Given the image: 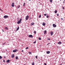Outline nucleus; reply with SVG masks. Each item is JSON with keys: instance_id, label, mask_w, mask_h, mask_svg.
<instances>
[{"instance_id": "f704fd0d", "label": "nucleus", "mask_w": 65, "mask_h": 65, "mask_svg": "<svg viewBox=\"0 0 65 65\" xmlns=\"http://www.w3.org/2000/svg\"><path fill=\"white\" fill-rule=\"evenodd\" d=\"M3 61L4 62H5V60H3Z\"/></svg>"}, {"instance_id": "72a5a7b5", "label": "nucleus", "mask_w": 65, "mask_h": 65, "mask_svg": "<svg viewBox=\"0 0 65 65\" xmlns=\"http://www.w3.org/2000/svg\"><path fill=\"white\" fill-rule=\"evenodd\" d=\"M20 6L19 5L18 7V8H20Z\"/></svg>"}, {"instance_id": "b1692460", "label": "nucleus", "mask_w": 65, "mask_h": 65, "mask_svg": "<svg viewBox=\"0 0 65 65\" xmlns=\"http://www.w3.org/2000/svg\"><path fill=\"white\" fill-rule=\"evenodd\" d=\"M2 59V57L1 56H0V59Z\"/></svg>"}, {"instance_id": "5fc2aeb1", "label": "nucleus", "mask_w": 65, "mask_h": 65, "mask_svg": "<svg viewBox=\"0 0 65 65\" xmlns=\"http://www.w3.org/2000/svg\"><path fill=\"white\" fill-rule=\"evenodd\" d=\"M3 31V32H4V31Z\"/></svg>"}, {"instance_id": "c9c22d12", "label": "nucleus", "mask_w": 65, "mask_h": 65, "mask_svg": "<svg viewBox=\"0 0 65 65\" xmlns=\"http://www.w3.org/2000/svg\"><path fill=\"white\" fill-rule=\"evenodd\" d=\"M36 41H35L34 42V43H36Z\"/></svg>"}, {"instance_id": "9b49d317", "label": "nucleus", "mask_w": 65, "mask_h": 65, "mask_svg": "<svg viewBox=\"0 0 65 65\" xmlns=\"http://www.w3.org/2000/svg\"><path fill=\"white\" fill-rule=\"evenodd\" d=\"M42 25L43 26H44L45 25V23L43 22L42 23Z\"/></svg>"}, {"instance_id": "f257e3e1", "label": "nucleus", "mask_w": 65, "mask_h": 65, "mask_svg": "<svg viewBox=\"0 0 65 65\" xmlns=\"http://www.w3.org/2000/svg\"><path fill=\"white\" fill-rule=\"evenodd\" d=\"M21 21H22V19H20V20L18 21L17 22V23L18 24H20L21 23Z\"/></svg>"}, {"instance_id": "473e14b6", "label": "nucleus", "mask_w": 65, "mask_h": 65, "mask_svg": "<svg viewBox=\"0 0 65 65\" xmlns=\"http://www.w3.org/2000/svg\"><path fill=\"white\" fill-rule=\"evenodd\" d=\"M44 15L45 16H46V14H44Z\"/></svg>"}, {"instance_id": "c756f323", "label": "nucleus", "mask_w": 65, "mask_h": 65, "mask_svg": "<svg viewBox=\"0 0 65 65\" xmlns=\"http://www.w3.org/2000/svg\"><path fill=\"white\" fill-rule=\"evenodd\" d=\"M36 59H37V56H36Z\"/></svg>"}, {"instance_id": "c85d7f7f", "label": "nucleus", "mask_w": 65, "mask_h": 65, "mask_svg": "<svg viewBox=\"0 0 65 65\" xmlns=\"http://www.w3.org/2000/svg\"><path fill=\"white\" fill-rule=\"evenodd\" d=\"M25 4H26L25 3H24V4H23V6H24L25 5Z\"/></svg>"}, {"instance_id": "4c0bfd02", "label": "nucleus", "mask_w": 65, "mask_h": 65, "mask_svg": "<svg viewBox=\"0 0 65 65\" xmlns=\"http://www.w3.org/2000/svg\"><path fill=\"white\" fill-rule=\"evenodd\" d=\"M61 20H63V18H61Z\"/></svg>"}, {"instance_id": "c03bdc74", "label": "nucleus", "mask_w": 65, "mask_h": 65, "mask_svg": "<svg viewBox=\"0 0 65 65\" xmlns=\"http://www.w3.org/2000/svg\"><path fill=\"white\" fill-rule=\"evenodd\" d=\"M1 10L2 11H3L2 10V9H1Z\"/></svg>"}, {"instance_id": "79ce46f5", "label": "nucleus", "mask_w": 65, "mask_h": 65, "mask_svg": "<svg viewBox=\"0 0 65 65\" xmlns=\"http://www.w3.org/2000/svg\"><path fill=\"white\" fill-rule=\"evenodd\" d=\"M50 44V43H49L47 44V45H48V44Z\"/></svg>"}, {"instance_id": "603ef678", "label": "nucleus", "mask_w": 65, "mask_h": 65, "mask_svg": "<svg viewBox=\"0 0 65 65\" xmlns=\"http://www.w3.org/2000/svg\"><path fill=\"white\" fill-rule=\"evenodd\" d=\"M64 0V1H65V0Z\"/></svg>"}, {"instance_id": "0eeeda50", "label": "nucleus", "mask_w": 65, "mask_h": 65, "mask_svg": "<svg viewBox=\"0 0 65 65\" xmlns=\"http://www.w3.org/2000/svg\"><path fill=\"white\" fill-rule=\"evenodd\" d=\"M30 38V37H33V36L32 35H29L28 36Z\"/></svg>"}, {"instance_id": "6e6552de", "label": "nucleus", "mask_w": 65, "mask_h": 65, "mask_svg": "<svg viewBox=\"0 0 65 65\" xmlns=\"http://www.w3.org/2000/svg\"><path fill=\"white\" fill-rule=\"evenodd\" d=\"M51 36H52V35H53L54 32H53L51 31Z\"/></svg>"}, {"instance_id": "7c9ffc66", "label": "nucleus", "mask_w": 65, "mask_h": 65, "mask_svg": "<svg viewBox=\"0 0 65 65\" xmlns=\"http://www.w3.org/2000/svg\"><path fill=\"white\" fill-rule=\"evenodd\" d=\"M48 40H51V39H50V38H48Z\"/></svg>"}, {"instance_id": "dca6fc26", "label": "nucleus", "mask_w": 65, "mask_h": 65, "mask_svg": "<svg viewBox=\"0 0 65 65\" xmlns=\"http://www.w3.org/2000/svg\"><path fill=\"white\" fill-rule=\"evenodd\" d=\"M46 32H47L46 31V30H45V31H44V34H45L46 33Z\"/></svg>"}, {"instance_id": "9d476101", "label": "nucleus", "mask_w": 65, "mask_h": 65, "mask_svg": "<svg viewBox=\"0 0 65 65\" xmlns=\"http://www.w3.org/2000/svg\"><path fill=\"white\" fill-rule=\"evenodd\" d=\"M46 53L47 54H50V51H47L46 52Z\"/></svg>"}, {"instance_id": "393cba45", "label": "nucleus", "mask_w": 65, "mask_h": 65, "mask_svg": "<svg viewBox=\"0 0 65 65\" xmlns=\"http://www.w3.org/2000/svg\"><path fill=\"white\" fill-rule=\"evenodd\" d=\"M17 21H19V18H17Z\"/></svg>"}, {"instance_id": "2f4dec72", "label": "nucleus", "mask_w": 65, "mask_h": 65, "mask_svg": "<svg viewBox=\"0 0 65 65\" xmlns=\"http://www.w3.org/2000/svg\"><path fill=\"white\" fill-rule=\"evenodd\" d=\"M49 17V16L48 15H47V16H46V18H48Z\"/></svg>"}, {"instance_id": "aec40b11", "label": "nucleus", "mask_w": 65, "mask_h": 65, "mask_svg": "<svg viewBox=\"0 0 65 65\" xmlns=\"http://www.w3.org/2000/svg\"><path fill=\"white\" fill-rule=\"evenodd\" d=\"M29 49V47H26L25 48L26 50H27V49Z\"/></svg>"}, {"instance_id": "a878e982", "label": "nucleus", "mask_w": 65, "mask_h": 65, "mask_svg": "<svg viewBox=\"0 0 65 65\" xmlns=\"http://www.w3.org/2000/svg\"><path fill=\"white\" fill-rule=\"evenodd\" d=\"M29 53L30 55V54H32V53L31 52H29Z\"/></svg>"}, {"instance_id": "4be33fe9", "label": "nucleus", "mask_w": 65, "mask_h": 65, "mask_svg": "<svg viewBox=\"0 0 65 65\" xmlns=\"http://www.w3.org/2000/svg\"><path fill=\"white\" fill-rule=\"evenodd\" d=\"M31 24L32 25H34V23H31Z\"/></svg>"}, {"instance_id": "f3484780", "label": "nucleus", "mask_w": 65, "mask_h": 65, "mask_svg": "<svg viewBox=\"0 0 65 65\" xmlns=\"http://www.w3.org/2000/svg\"><path fill=\"white\" fill-rule=\"evenodd\" d=\"M38 39H39V40H41V38L40 37H39V38H38Z\"/></svg>"}, {"instance_id": "e433bc0d", "label": "nucleus", "mask_w": 65, "mask_h": 65, "mask_svg": "<svg viewBox=\"0 0 65 65\" xmlns=\"http://www.w3.org/2000/svg\"><path fill=\"white\" fill-rule=\"evenodd\" d=\"M62 8L63 9H64V7H62Z\"/></svg>"}, {"instance_id": "4468645a", "label": "nucleus", "mask_w": 65, "mask_h": 65, "mask_svg": "<svg viewBox=\"0 0 65 65\" xmlns=\"http://www.w3.org/2000/svg\"><path fill=\"white\" fill-rule=\"evenodd\" d=\"M14 55L13 54H12V58H14Z\"/></svg>"}, {"instance_id": "a18cd8bd", "label": "nucleus", "mask_w": 65, "mask_h": 65, "mask_svg": "<svg viewBox=\"0 0 65 65\" xmlns=\"http://www.w3.org/2000/svg\"><path fill=\"white\" fill-rule=\"evenodd\" d=\"M5 57H6L5 56L4 57V58H5Z\"/></svg>"}, {"instance_id": "39448f33", "label": "nucleus", "mask_w": 65, "mask_h": 65, "mask_svg": "<svg viewBox=\"0 0 65 65\" xmlns=\"http://www.w3.org/2000/svg\"><path fill=\"white\" fill-rule=\"evenodd\" d=\"M53 27H54V28H55V27H56L57 26V25H55V24H53Z\"/></svg>"}, {"instance_id": "6ab92c4d", "label": "nucleus", "mask_w": 65, "mask_h": 65, "mask_svg": "<svg viewBox=\"0 0 65 65\" xmlns=\"http://www.w3.org/2000/svg\"><path fill=\"white\" fill-rule=\"evenodd\" d=\"M35 63L34 62H33L32 63V65H34Z\"/></svg>"}, {"instance_id": "f8f14e48", "label": "nucleus", "mask_w": 65, "mask_h": 65, "mask_svg": "<svg viewBox=\"0 0 65 65\" xmlns=\"http://www.w3.org/2000/svg\"><path fill=\"white\" fill-rule=\"evenodd\" d=\"M9 61H10L8 59L6 61V62H7V63H9Z\"/></svg>"}, {"instance_id": "8fccbe9b", "label": "nucleus", "mask_w": 65, "mask_h": 65, "mask_svg": "<svg viewBox=\"0 0 65 65\" xmlns=\"http://www.w3.org/2000/svg\"><path fill=\"white\" fill-rule=\"evenodd\" d=\"M57 47H59V46H57Z\"/></svg>"}, {"instance_id": "09e8293b", "label": "nucleus", "mask_w": 65, "mask_h": 65, "mask_svg": "<svg viewBox=\"0 0 65 65\" xmlns=\"http://www.w3.org/2000/svg\"><path fill=\"white\" fill-rule=\"evenodd\" d=\"M0 10H1V9L0 8Z\"/></svg>"}, {"instance_id": "37998d69", "label": "nucleus", "mask_w": 65, "mask_h": 65, "mask_svg": "<svg viewBox=\"0 0 65 65\" xmlns=\"http://www.w3.org/2000/svg\"><path fill=\"white\" fill-rule=\"evenodd\" d=\"M22 52H24V50H22Z\"/></svg>"}, {"instance_id": "cd10ccee", "label": "nucleus", "mask_w": 65, "mask_h": 65, "mask_svg": "<svg viewBox=\"0 0 65 65\" xmlns=\"http://www.w3.org/2000/svg\"><path fill=\"white\" fill-rule=\"evenodd\" d=\"M41 15H40L39 16V18H41Z\"/></svg>"}, {"instance_id": "864d4df0", "label": "nucleus", "mask_w": 65, "mask_h": 65, "mask_svg": "<svg viewBox=\"0 0 65 65\" xmlns=\"http://www.w3.org/2000/svg\"><path fill=\"white\" fill-rule=\"evenodd\" d=\"M24 65H26V64H24Z\"/></svg>"}, {"instance_id": "a19ab883", "label": "nucleus", "mask_w": 65, "mask_h": 65, "mask_svg": "<svg viewBox=\"0 0 65 65\" xmlns=\"http://www.w3.org/2000/svg\"><path fill=\"white\" fill-rule=\"evenodd\" d=\"M63 3H65V1H63Z\"/></svg>"}, {"instance_id": "ea45409f", "label": "nucleus", "mask_w": 65, "mask_h": 65, "mask_svg": "<svg viewBox=\"0 0 65 65\" xmlns=\"http://www.w3.org/2000/svg\"><path fill=\"white\" fill-rule=\"evenodd\" d=\"M59 14H57V16H59Z\"/></svg>"}, {"instance_id": "423d86ee", "label": "nucleus", "mask_w": 65, "mask_h": 65, "mask_svg": "<svg viewBox=\"0 0 65 65\" xmlns=\"http://www.w3.org/2000/svg\"><path fill=\"white\" fill-rule=\"evenodd\" d=\"M14 3H12L11 5L12 7H14Z\"/></svg>"}, {"instance_id": "20e7f679", "label": "nucleus", "mask_w": 65, "mask_h": 65, "mask_svg": "<svg viewBox=\"0 0 65 65\" xmlns=\"http://www.w3.org/2000/svg\"><path fill=\"white\" fill-rule=\"evenodd\" d=\"M18 51V50L15 49V50H13V52H14V53H15V52H17V51Z\"/></svg>"}, {"instance_id": "412c9836", "label": "nucleus", "mask_w": 65, "mask_h": 65, "mask_svg": "<svg viewBox=\"0 0 65 65\" xmlns=\"http://www.w3.org/2000/svg\"><path fill=\"white\" fill-rule=\"evenodd\" d=\"M50 2H51V3H52L53 2V0H50Z\"/></svg>"}, {"instance_id": "ddd939ff", "label": "nucleus", "mask_w": 65, "mask_h": 65, "mask_svg": "<svg viewBox=\"0 0 65 65\" xmlns=\"http://www.w3.org/2000/svg\"><path fill=\"white\" fill-rule=\"evenodd\" d=\"M19 30V26H18L16 31H18V30Z\"/></svg>"}, {"instance_id": "3c124183", "label": "nucleus", "mask_w": 65, "mask_h": 65, "mask_svg": "<svg viewBox=\"0 0 65 65\" xmlns=\"http://www.w3.org/2000/svg\"><path fill=\"white\" fill-rule=\"evenodd\" d=\"M4 44H5V43H4Z\"/></svg>"}, {"instance_id": "bb28decb", "label": "nucleus", "mask_w": 65, "mask_h": 65, "mask_svg": "<svg viewBox=\"0 0 65 65\" xmlns=\"http://www.w3.org/2000/svg\"><path fill=\"white\" fill-rule=\"evenodd\" d=\"M34 34H36V31H34Z\"/></svg>"}, {"instance_id": "de8ad7c7", "label": "nucleus", "mask_w": 65, "mask_h": 65, "mask_svg": "<svg viewBox=\"0 0 65 65\" xmlns=\"http://www.w3.org/2000/svg\"><path fill=\"white\" fill-rule=\"evenodd\" d=\"M29 1H31V0H28Z\"/></svg>"}, {"instance_id": "f03ea898", "label": "nucleus", "mask_w": 65, "mask_h": 65, "mask_svg": "<svg viewBox=\"0 0 65 65\" xmlns=\"http://www.w3.org/2000/svg\"><path fill=\"white\" fill-rule=\"evenodd\" d=\"M4 18L5 19H7V18H8V16L7 15H6L4 16Z\"/></svg>"}, {"instance_id": "5701e85b", "label": "nucleus", "mask_w": 65, "mask_h": 65, "mask_svg": "<svg viewBox=\"0 0 65 65\" xmlns=\"http://www.w3.org/2000/svg\"><path fill=\"white\" fill-rule=\"evenodd\" d=\"M16 59H18V56H17L15 57Z\"/></svg>"}, {"instance_id": "a211bd4d", "label": "nucleus", "mask_w": 65, "mask_h": 65, "mask_svg": "<svg viewBox=\"0 0 65 65\" xmlns=\"http://www.w3.org/2000/svg\"><path fill=\"white\" fill-rule=\"evenodd\" d=\"M57 10H56L54 12L55 13H56L57 12Z\"/></svg>"}, {"instance_id": "49530a36", "label": "nucleus", "mask_w": 65, "mask_h": 65, "mask_svg": "<svg viewBox=\"0 0 65 65\" xmlns=\"http://www.w3.org/2000/svg\"><path fill=\"white\" fill-rule=\"evenodd\" d=\"M60 65H62V64H60Z\"/></svg>"}, {"instance_id": "7ed1b4c3", "label": "nucleus", "mask_w": 65, "mask_h": 65, "mask_svg": "<svg viewBox=\"0 0 65 65\" xmlns=\"http://www.w3.org/2000/svg\"><path fill=\"white\" fill-rule=\"evenodd\" d=\"M29 15H27L26 17L25 18V20H26V21H27L28 20V18H29Z\"/></svg>"}, {"instance_id": "58836bf2", "label": "nucleus", "mask_w": 65, "mask_h": 65, "mask_svg": "<svg viewBox=\"0 0 65 65\" xmlns=\"http://www.w3.org/2000/svg\"><path fill=\"white\" fill-rule=\"evenodd\" d=\"M44 64L45 65H46V63H44Z\"/></svg>"}, {"instance_id": "1a4fd4ad", "label": "nucleus", "mask_w": 65, "mask_h": 65, "mask_svg": "<svg viewBox=\"0 0 65 65\" xmlns=\"http://www.w3.org/2000/svg\"><path fill=\"white\" fill-rule=\"evenodd\" d=\"M57 44H62V42H59L57 43Z\"/></svg>"}, {"instance_id": "2eb2a0df", "label": "nucleus", "mask_w": 65, "mask_h": 65, "mask_svg": "<svg viewBox=\"0 0 65 65\" xmlns=\"http://www.w3.org/2000/svg\"><path fill=\"white\" fill-rule=\"evenodd\" d=\"M5 29H6V30H8V28L7 27H5Z\"/></svg>"}]
</instances>
